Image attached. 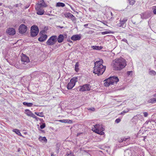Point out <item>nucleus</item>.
<instances>
[{
  "instance_id": "1",
  "label": "nucleus",
  "mask_w": 156,
  "mask_h": 156,
  "mask_svg": "<svg viewBox=\"0 0 156 156\" xmlns=\"http://www.w3.org/2000/svg\"><path fill=\"white\" fill-rule=\"evenodd\" d=\"M126 65V60L122 58H117L114 60L112 63L114 70L120 71L125 67Z\"/></svg>"
},
{
  "instance_id": "2",
  "label": "nucleus",
  "mask_w": 156,
  "mask_h": 156,
  "mask_svg": "<svg viewBox=\"0 0 156 156\" xmlns=\"http://www.w3.org/2000/svg\"><path fill=\"white\" fill-rule=\"evenodd\" d=\"M103 60L102 59H99L94 63V73L99 76L103 74L105 70V66L102 65Z\"/></svg>"
},
{
  "instance_id": "3",
  "label": "nucleus",
  "mask_w": 156,
  "mask_h": 156,
  "mask_svg": "<svg viewBox=\"0 0 156 156\" xmlns=\"http://www.w3.org/2000/svg\"><path fill=\"white\" fill-rule=\"evenodd\" d=\"M119 79L117 77H110L109 78L105 80L104 81L105 86L108 87L110 85H112L115 83L116 84L119 81Z\"/></svg>"
},
{
  "instance_id": "4",
  "label": "nucleus",
  "mask_w": 156,
  "mask_h": 156,
  "mask_svg": "<svg viewBox=\"0 0 156 156\" xmlns=\"http://www.w3.org/2000/svg\"><path fill=\"white\" fill-rule=\"evenodd\" d=\"M92 130L96 133L101 135H103L104 133L103 132L104 129L101 125L96 124L94 126V128H93Z\"/></svg>"
},
{
  "instance_id": "5",
  "label": "nucleus",
  "mask_w": 156,
  "mask_h": 156,
  "mask_svg": "<svg viewBox=\"0 0 156 156\" xmlns=\"http://www.w3.org/2000/svg\"><path fill=\"white\" fill-rule=\"evenodd\" d=\"M57 41V36L56 35L50 37L46 42V44L48 45H52L55 44Z\"/></svg>"
},
{
  "instance_id": "6",
  "label": "nucleus",
  "mask_w": 156,
  "mask_h": 156,
  "mask_svg": "<svg viewBox=\"0 0 156 156\" xmlns=\"http://www.w3.org/2000/svg\"><path fill=\"white\" fill-rule=\"evenodd\" d=\"M77 81V78L76 77H73L70 80V82L68 83L67 88L69 90L72 89L73 87L75 85Z\"/></svg>"
},
{
  "instance_id": "7",
  "label": "nucleus",
  "mask_w": 156,
  "mask_h": 156,
  "mask_svg": "<svg viewBox=\"0 0 156 156\" xmlns=\"http://www.w3.org/2000/svg\"><path fill=\"white\" fill-rule=\"evenodd\" d=\"M128 20L127 17L124 18H121L119 23L116 24L117 27H122L125 28L126 27V23Z\"/></svg>"
},
{
  "instance_id": "8",
  "label": "nucleus",
  "mask_w": 156,
  "mask_h": 156,
  "mask_svg": "<svg viewBox=\"0 0 156 156\" xmlns=\"http://www.w3.org/2000/svg\"><path fill=\"white\" fill-rule=\"evenodd\" d=\"M39 32L38 27L35 26H32L31 28V35L32 37L36 36Z\"/></svg>"
},
{
  "instance_id": "9",
  "label": "nucleus",
  "mask_w": 156,
  "mask_h": 156,
  "mask_svg": "<svg viewBox=\"0 0 156 156\" xmlns=\"http://www.w3.org/2000/svg\"><path fill=\"white\" fill-rule=\"evenodd\" d=\"M91 87V86L88 84H84L82 86L79 87V91H89Z\"/></svg>"
},
{
  "instance_id": "10",
  "label": "nucleus",
  "mask_w": 156,
  "mask_h": 156,
  "mask_svg": "<svg viewBox=\"0 0 156 156\" xmlns=\"http://www.w3.org/2000/svg\"><path fill=\"white\" fill-rule=\"evenodd\" d=\"M27 30V27L24 24L20 25L19 28V32L21 34H23L25 33Z\"/></svg>"
},
{
  "instance_id": "11",
  "label": "nucleus",
  "mask_w": 156,
  "mask_h": 156,
  "mask_svg": "<svg viewBox=\"0 0 156 156\" xmlns=\"http://www.w3.org/2000/svg\"><path fill=\"white\" fill-rule=\"evenodd\" d=\"M21 60L23 64H26L30 62L29 57L23 54L22 55Z\"/></svg>"
},
{
  "instance_id": "12",
  "label": "nucleus",
  "mask_w": 156,
  "mask_h": 156,
  "mask_svg": "<svg viewBox=\"0 0 156 156\" xmlns=\"http://www.w3.org/2000/svg\"><path fill=\"white\" fill-rule=\"evenodd\" d=\"M47 6V5L45 4L43 0H39L35 7L43 8Z\"/></svg>"
},
{
  "instance_id": "13",
  "label": "nucleus",
  "mask_w": 156,
  "mask_h": 156,
  "mask_svg": "<svg viewBox=\"0 0 156 156\" xmlns=\"http://www.w3.org/2000/svg\"><path fill=\"white\" fill-rule=\"evenodd\" d=\"M65 17L70 19L73 22L76 20L75 17L70 13H67L65 14Z\"/></svg>"
},
{
  "instance_id": "14",
  "label": "nucleus",
  "mask_w": 156,
  "mask_h": 156,
  "mask_svg": "<svg viewBox=\"0 0 156 156\" xmlns=\"http://www.w3.org/2000/svg\"><path fill=\"white\" fill-rule=\"evenodd\" d=\"M71 40L73 41H79L81 39L80 34H75L72 36L71 38Z\"/></svg>"
},
{
  "instance_id": "15",
  "label": "nucleus",
  "mask_w": 156,
  "mask_h": 156,
  "mask_svg": "<svg viewBox=\"0 0 156 156\" xmlns=\"http://www.w3.org/2000/svg\"><path fill=\"white\" fill-rule=\"evenodd\" d=\"M36 10H37V13L39 15H42L44 13V11L43 8H39L38 7H35Z\"/></svg>"
},
{
  "instance_id": "16",
  "label": "nucleus",
  "mask_w": 156,
  "mask_h": 156,
  "mask_svg": "<svg viewBox=\"0 0 156 156\" xmlns=\"http://www.w3.org/2000/svg\"><path fill=\"white\" fill-rule=\"evenodd\" d=\"M7 33L10 35H14L16 33L15 29L13 28H9L7 30Z\"/></svg>"
},
{
  "instance_id": "17",
  "label": "nucleus",
  "mask_w": 156,
  "mask_h": 156,
  "mask_svg": "<svg viewBox=\"0 0 156 156\" xmlns=\"http://www.w3.org/2000/svg\"><path fill=\"white\" fill-rule=\"evenodd\" d=\"M140 17L142 19H146L149 17L150 15L147 12L142 13L140 14Z\"/></svg>"
},
{
  "instance_id": "18",
  "label": "nucleus",
  "mask_w": 156,
  "mask_h": 156,
  "mask_svg": "<svg viewBox=\"0 0 156 156\" xmlns=\"http://www.w3.org/2000/svg\"><path fill=\"white\" fill-rule=\"evenodd\" d=\"M47 36L46 34H42L38 38V40L39 41L41 42H43L45 41L47 39Z\"/></svg>"
},
{
  "instance_id": "19",
  "label": "nucleus",
  "mask_w": 156,
  "mask_h": 156,
  "mask_svg": "<svg viewBox=\"0 0 156 156\" xmlns=\"http://www.w3.org/2000/svg\"><path fill=\"white\" fill-rule=\"evenodd\" d=\"M64 38L63 35L62 34H60L58 36V37H57V40L58 42L61 43L63 41Z\"/></svg>"
},
{
  "instance_id": "20",
  "label": "nucleus",
  "mask_w": 156,
  "mask_h": 156,
  "mask_svg": "<svg viewBox=\"0 0 156 156\" xmlns=\"http://www.w3.org/2000/svg\"><path fill=\"white\" fill-rule=\"evenodd\" d=\"M25 113L26 115L32 117L33 115L34 114L31 111L29 110L28 109H26L25 110Z\"/></svg>"
},
{
  "instance_id": "21",
  "label": "nucleus",
  "mask_w": 156,
  "mask_h": 156,
  "mask_svg": "<svg viewBox=\"0 0 156 156\" xmlns=\"http://www.w3.org/2000/svg\"><path fill=\"white\" fill-rule=\"evenodd\" d=\"M148 102L149 103H153L156 102V98H153L149 99Z\"/></svg>"
},
{
  "instance_id": "22",
  "label": "nucleus",
  "mask_w": 156,
  "mask_h": 156,
  "mask_svg": "<svg viewBox=\"0 0 156 156\" xmlns=\"http://www.w3.org/2000/svg\"><path fill=\"white\" fill-rule=\"evenodd\" d=\"M56 7H64L65 6V4L64 3H62V2H58L56 3Z\"/></svg>"
},
{
  "instance_id": "23",
  "label": "nucleus",
  "mask_w": 156,
  "mask_h": 156,
  "mask_svg": "<svg viewBox=\"0 0 156 156\" xmlns=\"http://www.w3.org/2000/svg\"><path fill=\"white\" fill-rule=\"evenodd\" d=\"M23 104L24 105L26 106L27 107H31L33 104L31 103H27L26 102H24L23 103Z\"/></svg>"
},
{
  "instance_id": "24",
  "label": "nucleus",
  "mask_w": 156,
  "mask_h": 156,
  "mask_svg": "<svg viewBox=\"0 0 156 156\" xmlns=\"http://www.w3.org/2000/svg\"><path fill=\"white\" fill-rule=\"evenodd\" d=\"M91 48L93 49L99 50H101V49L102 48V47H101V46L99 47L98 46H91Z\"/></svg>"
},
{
  "instance_id": "25",
  "label": "nucleus",
  "mask_w": 156,
  "mask_h": 156,
  "mask_svg": "<svg viewBox=\"0 0 156 156\" xmlns=\"http://www.w3.org/2000/svg\"><path fill=\"white\" fill-rule=\"evenodd\" d=\"M13 131L15 132L16 134L22 136L20 131L17 129H14L13 130Z\"/></svg>"
},
{
  "instance_id": "26",
  "label": "nucleus",
  "mask_w": 156,
  "mask_h": 156,
  "mask_svg": "<svg viewBox=\"0 0 156 156\" xmlns=\"http://www.w3.org/2000/svg\"><path fill=\"white\" fill-rule=\"evenodd\" d=\"M149 74L151 76H154L156 75V72L154 70H151L149 71Z\"/></svg>"
},
{
  "instance_id": "27",
  "label": "nucleus",
  "mask_w": 156,
  "mask_h": 156,
  "mask_svg": "<svg viewBox=\"0 0 156 156\" xmlns=\"http://www.w3.org/2000/svg\"><path fill=\"white\" fill-rule=\"evenodd\" d=\"M79 63L78 62H76L75 64V70L76 72H78L79 71Z\"/></svg>"
},
{
  "instance_id": "28",
  "label": "nucleus",
  "mask_w": 156,
  "mask_h": 156,
  "mask_svg": "<svg viewBox=\"0 0 156 156\" xmlns=\"http://www.w3.org/2000/svg\"><path fill=\"white\" fill-rule=\"evenodd\" d=\"M65 156H74L73 153L71 151L67 152Z\"/></svg>"
},
{
  "instance_id": "29",
  "label": "nucleus",
  "mask_w": 156,
  "mask_h": 156,
  "mask_svg": "<svg viewBox=\"0 0 156 156\" xmlns=\"http://www.w3.org/2000/svg\"><path fill=\"white\" fill-rule=\"evenodd\" d=\"M39 139L40 141H43L44 142H46L47 141V140L46 139V137H41L39 138Z\"/></svg>"
},
{
  "instance_id": "30",
  "label": "nucleus",
  "mask_w": 156,
  "mask_h": 156,
  "mask_svg": "<svg viewBox=\"0 0 156 156\" xmlns=\"http://www.w3.org/2000/svg\"><path fill=\"white\" fill-rule=\"evenodd\" d=\"M129 5H133L134 4L135 1L134 0H129Z\"/></svg>"
},
{
  "instance_id": "31",
  "label": "nucleus",
  "mask_w": 156,
  "mask_h": 156,
  "mask_svg": "<svg viewBox=\"0 0 156 156\" xmlns=\"http://www.w3.org/2000/svg\"><path fill=\"white\" fill-rule=\"evenodd\" d=\"M35 113L38 116H41V117L43 116V113L42 112H35Z\"/></svg>"
},
{
  "instance_id": "32",
  "label": "nucleus",
  "mask_w": 156,
  "mask_h": 156,
  "mask_svg": "<svg viewBox=\"0 0 156 156\" xmlns=\"http://www.w3.org/2000/svg\"><path fill=\"white\" fill-rule=\"evenodd\" d=\"M45 126V124L44 123H43L40 126V127L41 129H44Z\"/></svg>"
},
{
  "instance_id": "33",
  "label": "nucleus",
  "mask_w": 156,
  "mask_h": 156,
  "mask_svg": "<svg viewBox=\"0 0 156 156\" xmlns=\"http://www.w3.org/2000/svg\"><path fill=\"white\" fill-rule=\"evenodd\" d=\"M109 32L108 31H105L102 32H101V34L102 35H105V34H109Z\"/></svg>"
},
{
  "instance_id": "34",
  "label": "nucleus",
  "mask_w": 156,
  "mask_h": 156,
  "mask_svg": "<svg viewBox=\"0 0 156 156\" xmlns=\"http://www.w3.org/2000/svg\"><path fill=\"white\" fill-rule=\"evenodd\" d=\"M59 121L62 122L66 123L67 121V119H63V120H59Z\"/></svg>"
},
{
  "instance_id": "35",
  "label": "nucleus",
  "mask_w": 156,
  "mask_h": 156,
  "mask_svg": "<svg viewBox=\"0 0 156 156\" xmlns=\"http://www.w3.org/2000/svg\"><path fill=\"white\" fill-rule=\"evenodd\" d=\"M128 111H129L127 109L125 110H124L120 113V114L121 115L123 114L124 113L127 112H128Z\"/></svg>"
},
{
  "instance_id": "36",
  "label": "nucleus",
  "mask_w": 156,
  "mask_h": 156,
  "mask_svg": "<svg viewBox=\"0 0 156 156\" xmlns=\"http://www.w3.org/2000/svg\"><path fill=\"white\" fill-rule=\"evenodd\" d=\"M132 22L133 24H137L138 23H140L141 22V21H137L136 22H133V21H132Z\"/></svg>"
},
{
  "instance_id": "37",
  "label": "nucleus",
  "mask_w": 156,
  "mask_h": 156,
  "mask_svg": "<svg viewBox=\"0 0 156 156\" xmlns=\"http://www.w3.org/2000/svg\"><path fill=\"white\" fill-rule=\"evenodd\" d=\"M121 119H117L115 120V122L117 123H119Z\"/></svg>"
},
{
  "instance_id": "38",
  "label": "nucleus",
  "mask_w": 156,
  "mask_h": 156,
  "mask_svg": "<svg viewBox=\"0 0 156 156\" xmlns=\"http://www.w3.org/2000/svg\"><path fill=\"white\" fill-rule=\"evenodd\" d=\"M67 121L66 123H68L69 124H71L72 123V120H69V119H67Z\"/></svg>"
},
{
  "instance_id": "39",
  "label": "nucleus",
  "mask_w": 156,
  "mask_h": 156,
  "mask_svg": "<svg viewBox=\"0 0 156 156\" xmlns=\"http://www.w3.org/2000/svg\"><path fill=\"white\" fill-rule=\"evenodd\" d=\"M132 73V71H128L127 73V75L128 76H129Z\"/></svg>"
},
{
  "instance_id": "40",
  "label": "nucleus",
  "mask_w": 156,
  "mask_h": 156,
  "mask_svg": "<svg viewBox=\"0 0 156 156\" xmlns=\"http://www.w3.org/2000/svg\"><path fill=\"white\" fill-rule=\"evenodd\" d=\"M143 114L145 117H147V116L148 114L147 112H144Z\"/></svg>"
},
{
  "instance_id": "41",
  "label": "nucleus",
  "mask_w": 156,
  "mask_h": 156,
  "mask_svg": "<svg viewBox=\"0 0 156 156\" xmlns=\"http://www.w3.org/2000/svg\"><path fill=\"white\" fill-rule=\"evenodd\" d=\"M22 5L21 3H20L19 4H16V5H14L16 7H18L19 6H20Z\"/></svg>"
},
{
  "instance_id": "42",
  "label": "nucleus",
  "mask_w": 156,
  "mask_h": 156,
  "mask_svg": "<svg viewBox=\"0 0 156 156\" xmlns=\"http://www.w3.org/2000/svg\"><path fill=\"white\" fill-rule=\"evenodd\" d=\"M122 140H123V141H125L129 139V138L124 137V138H122Z\"/></svg>"
},
{
  "instance_id": "43",
  "label": "nucleus",
  "mask_w": 156,
  "mask_h": 156,
  "mask_svg": "<svg viewBox=\"0 0 156 156\" xmlns=\"http://www.w3.org/2000/svg\"><path fill=\"white\" fill-rule=\"evenodd\" d=\"M32 117L36 119L37 120H38V118L34 114L33 115Z\"/></svg>"
},
{
  "instance_id": "44",
  "label": "nucleus",
  "mask_w": 156,
  "mask_h": 156,
  "mask_svg": "<svg viewBox=\"0 0 156 156\" xmlns=\"http://www.w3.org/2000/svg\"><path fill=\"white\" fill-rule=\"evenodd\" d=\"M59 148L58 147H57L56 148V152L57 153H58L59 152Z\"/></svg>"
},
{
  "instance_id": "45",
  "label": "nucleus",
  "mask_w": 156,
  "mask_h": 156,
  "mask_svg": "<svg viewBox=\"0 0 156 156\" xmlns=\"http://www.w3.org/2000/svg\"><path fill=\"white\" fill-rule=\"evenodd\" d=\"M122 41H123L125 42H126V43H127L128 44V42H127V40L125 38L122 39Z\"/></svg>"
},
{
  "instance_id": "46",
  "label": "nucleus",
  "mask_w": 156,
  "mask_h": 156,
  "mask_svg": "<svg viewBox=\"0 0 156 156\" xmlns=\"http://www.w3.org/2000/svg\"><path fill=\"white\" fill-rule=\"evenodd\" d=\"M94 33V31L92 30H90L87 33V34H91Z\"/></svg>"
},
{
  "instance_id": "47",
  "label": "nucleus",
  "mask_w": 156,
  "mask_h": 156,
  "mask_svg": "<svg viewBox=\"0 0 156 156\" xmlns=\"http://www.w3.org/2000/svg\"><path fill=\"white\" fill-rule=\"evenodd\" d=\"M88 110H90L92 111H94L95 110V108H90Z\"/></svg>"
},
{
  "instance_id": "48",
  "label": "nucleus",
  "mask_w": 156,
  "mask_h": 156,
  "mask_svg": "<svg viewBox=\"0 0 156 156\" xmlns=\"http://www.w3.org/2000/svg\"><path fill=\"white\" fill-rule=\"evenodd\" d=\"M153 12L154 14H156V8L153 10Z\"/></svg>"
},
{
  "instance_id": "49",
  "label": "nucleus",
  "mask_w": 156,
  "mask_h": 156,
  "mask_svg": "<svg viewBox=\"0 0 156 156\" xmlns=\"http://www.w3.org/2000/svg\"><path fill=\"white\" fill-rule=\"evenodd\" d=\"M118 141H119V143L122 142H123V140H122V138L121 139H119V140H118Z\"/></svg>"
},
{
  "instance_id": "50",
  "label": "nucleus",
  "mask_w": 156,
  "mask_h": 156,
  "mask_svg": "<svg viewBox=\"0 0 156 156\" xmlns=\"http://www.w3.org/2000/svg\"><path fill=\"white\" fill-rule=\"evenodd\" d=\"M89 25V24H85L84 25V27H86L88 25Z\"/></svg>"
},
{
  "instance_id": "51",
  "label": "nucleus",
  "mask_w": 156,
  "mask_h": 156,
  "mask_svg": "<svg viewBox=\"0 0 156 156\" xmlns=\"http://www.w3.org/2000/svg\"><path fill=\"white\" fill-rule=\"evenodd\" d=\"M51 156H54L53 153H51Z\"/></svg>"
},
{
  "instance_id": "52",
  "label": "nucleus",
  "mask_w": 156,
  "mask_h": 156,
  "mask_svg": "<svg viewBox=\"0 0 156 156\" xmlns=\"http://www.w3.org/2000/svg\"><path fill=\"white\" fill-rule=\"evenodd\" d=\"M58 27H60L61 28H63V27H61L60 26H58Z\"/></svg>"
},
{
  "instance_id": "53",
  "label": "nucleus",
  "mask_w": 156,
  "mask_h": 156,
  "mask_svg": "<svg viewBox=\"0 0 156 156\" xmlns=\"http://www.w3.org/2000/svg\"><path fill=\"white\" fill-rule=\"evenodd\" d=\"M29 6H26L25 7V9H27L29 7Z\"/></svg>"
},
{
  "instance_id": "54",
  "label": "nucleus",
  "mask_w": 156,
  "mask_h": 156,
  "mask_svg": "<svg viewBox=\"0 0 156 156\" xmlns=\"http://www.w3.org/2000/svg\"><path fill=\"white\" fill-rule=\"evenodd\" d=\"M110 14H111V16H112V13L111 12H110Z\"/></svg>"
},
{
  "instance_id": "55",
  "label": "nucleus",
  "mask_w": 156,
  "mask_h": 156,
  "mask_svg": "<svg viewBox=\"0 0 156 156\" xmlns=\"http://www.w3.org/2000/svg\"><path fill=\"white\" fill-rule=\"evenodd\" d=\"M69 41V42H72V41H70V40H69V41Z\"/></svg>"
},
{
  "instance_id": "56",
  "label": "nucleus",
  "mask_w": 156,
  "mask_h": 156,
  "mask_svg": "<svg viewBox=\"0 0 156 156\" xmlns=\"http://www.w3.org/2000/svg\"><path fill=\"white\" fill-rule=\"evenodd\" d=\"M156 96V95H154V97H155Z\"/></svg>"
},
{
  "instance_id": "57",
  "label": "nucleus",
  "mask_w": 156,
  "mask_h": 156,
  "mask_svg": "<svg viewBox=\"0 0 156 156\" xmlns=\"http://www.w3.org/2000/svg\"><path fill=\"white\" fill-rule=\"evenodd\" d=\"M18 68L21 69V68L20 67H18Z\"/></svg>"
},
{
  "instance_id": "58",
  "label": "nucleus",
  "mask_w": 156,
  "mask_h": 156,
  "mask_svg": "<svg viewBox=\"0 0 156 156\" xmlns=\"http://www.w3.org/2000/svg\"><path fill=\"white\" fill-rule=\"evenodd\" d=\"M1 5V4L0 3V5Z\"/></svg>"
}]
</instances>
